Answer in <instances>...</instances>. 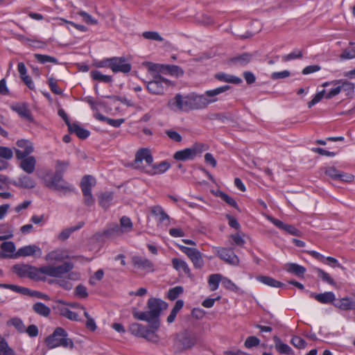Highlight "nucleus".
Returning a JSON list of instances; mask_svg holds the SVG:
<instances>
[{
	"mask_svg": "<svg viewBox=\"0 0 355 355\" xmlns=\"http://www.w3.org/2000/svg\"><path fill=\"white\" fill-rule=\"evenodd\" d=\"M69 166L68 161L58 160L55 166L54 175L49 179H44L45 186L64 194L73 191L74 189L63 179V175Z\"/></svg>",
	"mask_w": 355,
	"mask_h": 355,
	"instance_id": "f257e3e1",
	"label": "nucleus"
},
{
	"mask_svg": "<svg viewBox=\"0 0 355 355\" xmlns=\"http://www.w3.org/2000/svg\"><path fill=\"white\" fill-rule=\"evenodd\" d=\"M168 304L163 300L150 297L147 302L146 311H139L136 309L132 311L133 317L139 320L154 322L159 321V315L163 310L167 309Z\"/></svg>",
	"mask_w": 355,
	"mask_h": 355,
	"instance_id": "f03ea898",
	"label": "nucleus"
},
{
	"mask_svg": "<svg viewBox=\"0 0 355 355\" xmlns=\"http://www.w3.org/2000/svg\"><path fill=\"white\" fill-rule=\"evenodd\" d=\"M150 323L149 327L139 323H133L130 326L129 331L133 336L143 338L150 343L156 345H162L161 338L157 333L160 326L159 321Z\"/></svg>",
	"mask_w": 355,
	"mask_h": 355,
	"instance_id": "7ed1b4c3",
	"label": "nucleus"
},
{
	"mask_svg": "<svg viewBox=\"0 0 355 355\" xmlns=\"http://www.w3.org/2000/svg\"><path fill=\"white\" fill-rule=\"evenodd\" d=\"M44 343L50 349L58 347L69 349L74 347L73 340L68 338L67 331L62 327H56L53 332L45 338Z\"/></svg>",
	"mask_w": 355,
	"mask_h": 355,
	"instance_id": "20e7f679",
	"label": "nucleus"
},
{
	"mask_svg": "<svg viewBox=\"0 0 355 355\" xmlns=\"http://www.w3.org/2000/svg\"><path fill=\"white\" fill-rule=\"evenodd\" d=\"M198 342L196 335L189 331H184L176 334L173 347L176 353H182L191 350Z\"/></svg>",
	"mask_w": 355,
	"mask_h": 355,
	"instance_id": "39448f33",
	"label": "nucleus"
},
{
	"mask_svg": "<svg viewBox=\"0 0 355 355\" xmlns=\"http://www.w3.org/2000/svg\"><path fill=\"white\" fill-rule=\"evenodd\" d=\"M41 267L37 268L27 264H16L13 266L12 270L19 277H27L35 281H45L46 277L42 275Z\"/></svg>",
	"mask_w": 355,
	"mask_h": 355,
	"instance_id": "423d86ee",
	"label": "nucleus"
},
{
	"mask_svg": "<svg viewBox=\"0 0 355 355\" xmlns=\"http://www.w3.org/2000/svg\"><path fill=\"white\" fill-rule=\"evenodd\" d=\"M153 162V157L148 148H141L135 154V158L132 163V166L135 169L141 170L146 173Z\"/></svg>",
	"mask_w": 355,
	"mask_h": 355,
	"instance_id": "0eeeda50",
	"label": "nucleus"
},
{
	"mask_svg": "<svg viewBox=\"0 0 355 355\" xmlns=\"http://www.w3.org/2000/svg\"><path fill=\"white\" fill-rule=\"evenodd\" d=\"M73 268V264L71 262L67 261L60 266H44L41 267L42 275L49 276L55 278H61L62 276Z\"/></svg>",
	"mask_w": 355,
	"mask_h": 355,
	"instance_id": "6e6552de",
	"label": "nucleus"
},
{
	"mask_svg": "<svg viewBox=\"0 0 355 355\" xmlns=\"http://www.w3.org/2000/svg\"><path fill=\"white\" fill-rule=\"evenodd\" d=\"M168 106L172 110L182 112L191 111V93L184 96L177 94L174 98L168 101Z\"/></svg>",
	"mask_w": 355,
	"mask_h": 355,
	"instance_id": "1a4fd4ad",
	"label": "nucleus"
},
{
	"mask_svg": "<svg viewBox=\"0 0 355 355\" xmlns=\"http://www.w3.org/2000/svg\"><path fill=\"white\" fill-rule=\"evenodd\" d=\"M182 252L190 259L195 268L201 269L204 266L202 254L196 248L178 245Z\"/></svg>",
	"mask_w": 355,
	"mask_h": 355,
	"instance_id": "9d476101",
	"label": "nucleus"
},
{
	"mask_svg": "<svg viewBox=\"0 0 355 355\" xmlns=\"http://www.w3.org/2000/svg\"><path fill=\"white\" fill-rule=\"evenodd\" d=\"M230 87L229 85H224L213 89L207 90L203 94H201L204 97L205 108H207L209 105L217 102L219 100L218 95L225 92L230 89Z\"/></svg>",
	"mask_w": 355,
	"mask_h": 355,
	"instance_id": "9b49d317",
	"label": "nucleus"
},
{
	"mask_svg": "<svg viewBox=\"0 0 355 355\" xmlns=\"http://www.w3.org/2000/svg\"><path fill=\"white\" fill-rule=\"evenodd\" d=\"M162 83L168 85L171 84V81L160 75H156L153 80L147 83V89L151 94H162L164 92Z\"/></svg>",
	"mask_w": 355,
	"mask_h": 355,
	"instance_id": "f8f14e48",
	"label": "nucleus"
},
{
	"mask_svg": "<svg viewBox=\"0 0 355 355\" xmlns=\"http://www.w3.org/2000/svg\"><path fill=\"white\" fill-rule=\"evenodd\" d=\"M217 255L223 261L232 266H238L239 259L231 249L217 248Z\"/></svg>",
	"mask_w": 355,
	"mask_h": 355,
	"instance_id": "ddd939ff",
	"label": "nucleus"
},
{
	"mask_svg": "<svg viewBox=\"0 0 355 355\" xmlns=\"http://www.w3.org/2000/svg\"><path fill=\"white\" fill-rule=\"evenodd\" d=\"M36 255L40 257L42 255V250L36 245H28L18 249L14 255H10V257L17 258ZM4 257H9V255H5Z\"/></svg>",
	"mask_w": 355,
	"mask_h": 355,
	"instance_id": "4468645a",
	"label": "nucleus"
},
{
	"mask_svg": "<svg viewBox=\"0 0 355 355\" xmlns=\"http://www.w3.org/2000/svg\"><path fill=\"white\" fill-rule=\"evenodd\" d=\"M268 219L277 227L291 235L296 236H301L302 235V232L292 225L286 224L282 221L273 218L272 216H268Z\"/></svg>",
	"mask_w": 355,
	"mask_h": 355,
	"instance_id": "2eb2a0df",
	"label": "nucleus"
},
{
	"mask_svg": "<svg viewBox=\"0 0 355 355\" xmlns=\"http://www.w3.org/2000/svg\"><path fill=\"white\" fill-rule=\"evenodd\" d=\"M131 69V64L127 62L125 57H114L111 67V70L114 73H127L130 71Z\"/></svg>",
	"mask_w": 355,
	"mask_h": 355,
	"instance_id": "dca6fc26",
	"label": "nucleus"
},
{
	"mask_svg": "<svg viewBox=\"0 0 355 355\" xmlns=\"http://www.w3.org/2000/svg\"><path fill=\"white\" fill-rule=\"evenodd\" d=\"M324 173L334 180L351 182L354 178L353 175L343 173L337 170L334 166H329L325 168Z\"/></svg>",
	"mask_w": 355,
	"mask_h": 355,
	"instance_id": "f3484780",
	"label": "nucleus"
},
{
	"mask_svg": "<svg viewBox=\"0 0 355 355\" xmlns=\"http://www.w3.org/2000/svg\"><path fill=\"white\" fill-rule=\"evenodd\" d=\"M67 258H68V255L64 250L56 249L48 253L45 259L50 263H56L62 261Z\"/></svg>",
	"mask_w": 355,
	"mask_h": 355,
	"instance_id": "a211bd4d",
	"label": "nucleus"
},
{
	"mask_svg": "<svg viewBox=\"0 0 355 355\" xmlns=\"http://www.w3.org/2000/svg\"><path fill=\"white\" fill-rule=\"evenodd\" d=\"M310 297L314 298L318 302L322 304L334 303L336 300V296L333 292H324L323 293H311Z\"/></svg>",
	"mask_w": 355,
	"mask_h": 355,
	"instance_id": "6ab92c4d",
	"label": "nucleus"
},
{
	"mask_svg": "<svg viewBox=\"0 0 355 355\" xmlns=\"http://www.w3.org/2000/svg\"><path fill=\"white\" fill-rule=\"evenodd\" d=\"M12 184L17 187L24 189H33L35 187V181L27 175L20 176L17 181H13Z\"/></svg>",
	"mask_w": 355,
	"mask_h": 355,
	"instance_id": "aec40b11",
	"label": "nucleus"
},
{
	"mask_svg": "<svg viewBox=\"0 0 355 355\" xmlns=\"http://www.w3.org/2000/svg\"><path fill=\"white\" fill-rule=\"evenodd\" d=\"M333 85H339L340 91L345 92L346 95H352L354 92L355 85L353 83L346 80H335L331 82Z\"/></svg>",
	"mask_w": 355,
	"mask_h": 355,
	"instance_id": "412c9836",
	"label": "nucleus"
},
{
	"mask_svg": "<svg viewBox=\"0 0 355 355\" xmlns=\"http://www.w3.org/2000/svg\"><path fill=\"white\" fill-rule=\"evenodd\" d=\"M36 159L33 156H29L21 161L19 167L26 173L31 174L35 169Z\"/></svg>",
	"mask_w": 355,
	"mask_h": 355,
	"instance_id": "4be33fe9",
	"label": "nucleus"
},
{
	"mask_svg": "<svg viewBox=\"0 0 355 355\" xmlns=\"http://www.w3.org/2000/svg\"><path fill=\"white\" fill-rule=\"evenodd\" d=\"M170 166L171 165L168 162L163 161L158 164H152L151 166L149 167L148 170H146V173L150 175L164 173L170 168Z\"/></svg>",
	"mask_w": 355,
	"mask_h": 355,
	"instance_id": "5701e85b",
	"label": "nucleus"
},
{
	"mask_svg": "<svg viewBox=\"0 0 355 355\" xmlns=\"http://www.w3.org/2000/svg\"><path fill=\"white\" fill-rule=\"evenodd\" d=\"M334 305L343 311L355 310V299L343 297L337 300Z\"/></svg>",
	"mask_w": 355,
	"mask_h": 355,
	"instance_id": "b1692460",
	"label": "nucleus"
},
{
	"mask_svg": "<svg viewBox=\"0 0 355 355\" xmlns=\"http://www.w3.org/2000/svg\"><path fill=\"white\" fill-rule=\"evenodd\" d=\"M132 261L133 265L137 268L151 270L153 267V263L145 257L135 256L132 257Z\"/></svg>",
	"mask_w": 355,
	"mask_h": 355,
	"instance_id": "393cba45",
	"label": "nucleus"
},
{
	"mask_svg": "<svg viewBox=\"0 0 355 355\" xmlns=\"http://www.w3.org/2000/svg\"><path fill=\"white\" fill-rule=\"evenodd\" d=\"M204 97L201 94L191 93V110L205 109Z\"/></svg>",
	"mask_w": 355,
	"mask_h": 355,
	"instance_id": "a878e982",
	"label": "nucleus"
},
{
	"mask_svg": "<svg viewBox=\"0 0 355 355\" xmlns=\"http://www.w3.org/2000/svg\"><path fill=\"white\" fill-rule=\"evenodd\" d=\"M96 184L95 178L89 175L83 176L80 182V188L83 193L92 192V188Z\"/></svg>",
	"mask_w": 355,
	"mask_h": 355,
	"instance_id": "bb28decb",
	"label": "nucleus"
},
{
	"mask_svg": "<svg viewBox=\"0 0 355 355\" xmlns=\"http://www.w3.org/2000/svg\"><path fill=\"white\" fill-rule=\"evenodd\" d=\"M172 264H173V268L176 270H178L179 272H182L185 275H188L189 277L191 276V274L190 268H189L188 264L187 263V262L184 261V260L178 259V258H173L172 259Z\"/></svg>",
	"mask_w": 355,
	"mask_h": 355,
	"instance_id": "cd10ccee",
	"label": "nucleus"
},
{
	"mask_svg": "<svg viewBox=\"0 0 355 355\" xmlns=\"http://www.w3.org/2000/svg\"><path fill=\"white\" fill-rule=\"evenodd\" d=\"M70 133H75L81 139H85L89 136V131L83 128L78 124L73 123L68 128Z\"/></svg>",
	"mask_w": 355,
	"mask_h": 355,
	"instance_id": "c85d7f7f",
	"label": "nucleus"
},
{
	"mask_svg": "<svg viewBox=\"0 0 355 355\" xmlns=\"http://www.w3.org/2000/svg\"><path fill=\"white\" fill-rule=\"evenodd\" d=\"M32 309L36 314L44 318H48L51 314V309L42 302L35 303Z\"/></svg>",
	"mask_w": 355,
	"mask_h": 355,
	"instance_id": "c756f323",
	"label": "nucleus"
},
{
	"mask_svg": "<svg viewBox=\"0 0 355 355\" xmlns=\"http://www.w3.org/2000/svg\"><path fill=\"white\" fill-rule=\"evenodd\" d=\"M6 325L8 327H13L19 334L25 333L26 326L20 318L13 317L9 319L6 322Z\"/></svg>",
	"mask_w": 355,
	"mask_h": 355,
	"instance_id": "7c9ffc66",
	"label": "nucleus"
},
{
	"mask_svg": "<svg viewBox=\"0 0 355 355\" xmlns=\"http://www.w3.org/2000/svg\"><path fill=\"white\" fill-rule=\"evenodd\" d=\"M273 340L275 349L279 353L284 354H293V349L287 344L283 343L277 336L273 337Z\"/></svg>",
	"mask_w": 355,
	"mask_h": 355,
	"instance_id": "2f4dec72",
	"label": "nucleus"
},
{
	"mask_svg": "<svg viewBox=\"0 0 355 355\" xmlns=\"http://www.w3.org/2000/svg\"><path fill=\"white\" fill-rule=\"evenodd\" d=\"M191 148H185L182 150L177 151L173 158L178 161H185L188 159H193L195 157L192 153Z\"/></svg>",
	"mask_w": 355,
	"mask_h": 355,
	"instance_id": "473e14b6",
	"label": "nucleus"
},
{
	"mask_svg": "<svg viewBox=\"0 0 355 355\" xmlns=\"http://www.w3.org/2000/svg\"><path fill=\"white\" fill-rule=\"evenodd\" d=\"M215 78L220 81L234 84H239L242 82L240 78L225 73H218L215 74Z\"/></svg>",
	"mask_w": 355,
	"mask_h": 355,
	"instance_id": "72a5a7b5",
	"label": "nucleus"
},
{
	"mask_svg": "<svg viewBox=\"0 0 355 355\" xmlns=\"http://www.w3.org/2000/svg\"><path fill=\"white\" fill-rule=\"evenodd\" d=\"M151 214L159 217V222L163 223L166 220H169V216L165 212L164 209L159 205H155L150 207Z\"/></svg>",
	"mask_w": 355,
	"mask_h": 355,
	"instance_id": "f704fd0d",
	"label": "nucleus"
},
{
	"mask_svg": "<svg viewBox=\"0 0 355 355\" xmlns=\"http://www.w3.org/2000/svg\"><path fill=\"white\" fill-rule=\"evenodd\" d=\"M287 272L293 273L298 277L303 276L306 272V268L300 265L294 263H289L286 265Z\"/></svg>",
	"mask_w": 355,
	"mask_h": 355,
	"instance_id": "c9c22d12",
	"label": "nucleus"
},
{
	"mask_svg": "<svg viewBox=\"0 0 355 355\" xmlns=\"http://www.w3.org/2000/svg\"><path fill=\"white\" fill-rule=\"evenodd\" d=\"M114 198V193L111 191H106L99 196V205L104 209H107L111 205Z\"/></svg>",
	"mask_w": 355,
	"mask_h": 355,
	"instance_id": "e433bc0d",
	"label": "nucleus"
},
{
	"mask_svg": "<svg viewBox=\"0 0 355 355\" xmlns=\"http://www.w3.org/2000/svg\"><path fill=\"white\" fill-rule=\"evenodd\" d=\"M257 279L260 282L271 287L279 288L283 286V284L281 282H279L268 276L259 275L257 277Z\"/></svg>",
	"mask_w": 355,
	"mask_h": 355,
	"instance_id": "4c0bfd02",
	"label": "nucleus"
},
{
	"mask_svg": "<svg viewBox=\"0 0 355 355\" xmlns=\"http://www.w3.org/2000/svg\"><path fill=\"white\" fill-rule=\"evenodd\" d=\"M84 224V222L80 221L78 222L76 226L62 230L58 235V239L61 241L67 239L72 232L80 229L82 227H83Z\"/></svg>",
	"mask_w": 355,
	"mask_h": 355,
	"instance_id": "58836bf2",
	"label": "nucleus"
},
{
	"mask_svg": "<svg viewBox=\"0 0 355 355\" xmlns=\"http://www.w3.org/2000/svg\"><path fill=\"white\" fill-rule=\"evenodd\" d=\"M222 279L223 277L220 274H212L209 275L208 284L210 286L211 291H216L218 288L220 282H222Z\"/></svg>",
	"mask_w": 355,
	"mask_h": 355,
	"instance_id": "ea45409f",
	"label": "nucleus"
},
{
	"mask_svg": "<svg viewBox=\"0 0 355 355\" xmlns=\"http://www.w3.org/2000/svg\"><path fill=\"white\" fill-rule=\"evenodd\" d=\"M60 314V315L65 317L66 318L72 320V321H80V319L79 318L78 315L69 310L67 307H61L59 309Z\"/></svg>",
	"mask_w": 355,
	"mask_h": 355,
	"instance_id": "a19ab883",
	"label": "nucleus"
},
{
	"mask_svg": "<svg viewBox=\"0 0 355 355\" xmlns=\"http://www.w3.org/2000/svg\"><path fill=\"white\" fill-rule=\"evenodd\" d=\"M0 355H15L14 350L8 346L5 338L0 337Z\"/></svg>",
	"mask_w": 355,
	"mask_h": 355,
	"instance_id": "79ce46f5",
	"label": "nucleus"
},
{
	"mask_svg": "<svg viewBox=\"0 0 355 355\" xmlns=\"http://www.w3.org/2000/svg\"><path fill=\"white\" fill-rule=\"evenodd\" d=\"M91 76L94 80L103 83H110L112 81V76L102 74L99 71H91Z\"/></svg>",
	"mask_w": 355,
	"mask_h": 355,
	"instance_id": "37998d69",
	"label": "nucleus"
},
{
	"mask_svg": "<svg viewBox=\"0 0 355 355\" xmlns=\"http://www.w3.org/2000/svg\"><path fill=\"white\" fill-rule=\"evenodd\" d=\"M49 282L57 284L67 291L71 290L73 287V284L68 279H51Z\"/></svg>",
	"mask_w": 355,
	"mask_h": 355,
	"instance_id": "c03bdc74",
	"label": "nucleus"
},
{
	"mask_svg": "<svg viewBox=\"0 0 355 355\" xmlns=\"http://www.w3.org/2000/svg\"><path fill=\"white\" fill-rule=\"evenodd\" d=\"M35 58L41 64H45L46 62H52L53 64H58V60L52 56L47 55H42L39 53L34 54Z\"/></svg>",
	"mask_w": 355,
	"mask_h": 355,
	"instance_id": "a18cd8bd",
	"label": "nucleus"
},
{
	"mask_svg": "<svg viewBox=\"0 0 355 355\" xmlns=\"http://www.w3.org/2000/svg\"><path fill=\"white\" fill-rule=\"evenodd\" d=\"M252 58V54L245 53L241 55L234 57L232 59V61L234 62L239 63L241 65H245L251 61Z\"/></svg>",
	"mask_w": 355,
	"mask_h": 355,
	"instance_id": "49530a36",
	"label": "nucleus"
},
{
	"mask_svg": "<svg viewBox=\"0 0 355 355\" xmlns=\"http://www.w3.org/2000/svg\"><path fill=\"white\" fill-rule=\"evenodd\" d=\"M120 226L125 233L130 232L132 230L133 225L130 218L123 216L120 219Z\"/></svg>",
	"mask_w": 355,
	"mask_h": 355,
	"instance_id": "de8ad7c7",
	"label": "nucleus"
},
{
	"mask_svg": "<svg viewBox=\"0 0 355 355\" xmlns=\"http://www.w3.org/2000/svg\"><path fill=\"white\" fill-rule=\"evenodd\" d=\"M315 270L318 273V276L320 278H321L322 281L329 284L330 285L334 286L336 284L335 281L329 275V274H328L327 272H326L325 271H324L323 270H322L320 268H316Z\"/></svg>",
	"mask_w": 355,
	"mask_h": 355,
	"instance_id": "09e8293b",
	"label": "nucleus"
},
{
	"mask_svg": "<svg viewBox=\"0 0 355 355\" xmlns=\"http://www.w3.org/2000/svg\"><path fill=\"white\" fill-rule=\"evenodd\" d=\"M124 233L121 226L118 224H114L107 230H105V234L106 236H113V235H121Z\"/></svg>",
	"mask_w": 355,
	"mask_h": 355,
	"instance_id": "8fccbe9b",
	"label": "nucleus"
},
{
	"mask_svg": "<svg viewBox=\"0 0 355 355\" xmlns=\"http://www.w3.org/2000/svg\"><path fill=\"white\" fill-rule=\"evenodd\" d=\"M217 196L220 197L222 200H223L225 202H227L230 206L239 209L238 205L234 199L229 196L227 194L225 193L223 191H218Z\"/></svg>",
	"mask_w": 355,
	"mask_h": 355,
	"instance_id": "3c124183",
	"label": "nucleus"
},
{
	"mask_svg": "<svg viewBox=\"0 0 355 355\" xmlns=\"http://www.w3.org/2000/svg\"><path fill=\"white\" fill-rule=\"evenodd\" d=\"M24 41H25L30 46L37 48V49H44L46 46V43L43 41L37 40L35 39H28V38H23Z\"/></svg>",
	"mask_w": 355,
	"mask_h": 355,
	"instance_id": "603ef678",
	"label": "nucleus"
},
{
	"mask_svg": "<svg viewBox=\"0 0 355 355\" xmlns=\"http://www.w3.org/2000/svg\"><path fill=\"white\" fill-rule=\"evenodd\" d=\"M15 110L21 116L28 120H31V114L29 109L26 105H19L15 108Z\"/></svg>",
	"mask_w": 355,
	"mask_h": 355,
	"instance_id": "864d4df0",
	"label": "nucleus"
},
{
	"mask_svg": "<svg viewBox=\"0 0 355 355\" xmlns=\"http://www.w3.org/2000/svg\"><path fill=\"white\" fill-rule=\"evenodd\" d=\"M182 293L183 288L182 286H175L169 289L167 297L170 300H175Z\"/></svg>",
	"mask_w": 355,
	"mask_h": 355,
	"instance_id": "5fc2aeb1",
	"label": "nucleus"
},
{
	"mask_svg": "<svg viewBox=\"0 0 355 355\" xmlns=\"http://www.w3.org/2000/svg\"><path fill=\"white\" fill-rule=\"evenodd\" d=\"M13 157V152L8 147L0 146V158L9 160Z\"/></svg>",
	"mask_w": 355,
	"mask_h": 355,
	"instance_id": "6e6d98bb",
	"label": "nucleus"
},
{
	"mask_svg": "<svg viewBox=\"0 0 355 355\" xmlns=\"http://www.w3.org/2000/svg\"><path fill=\"white\" fill-rule=\"evenodd\" d=\"M16 157L21 161L29 157L28 155L33 152V147H29L28 150H23L20 149H15Z\"/></svg>",
	"mask_w": 355,
	"mask_h": 355,
	"instance_id": "4d7b16f0",
	"label": "nucleus"
},
{
	"mask_svg": "<svg viewBox=\"0 0 355 355\" xmlns=\"http://www.w3.org/2000/svg\"><path fill=\"white\" fill-rule=\"evenodd\" d=\"M260 343V340L254 336H249L246 338L244 345L246 348L250 349L253 347L258 346Z\"/></svg>",
	"mask_w": 355,
	"mask_h": 355,
	"instance_id": "13d9d810",
	"label": "nucleus"
},
{
	"mask_svg": "<svg viewBox=\"0 0 355 355\" xmlns=\"http://www.w3.org/2000/svg\"><path fill=\"white\" fill-rule=\"evenodd\" d=\"M143 37L148 40H152L155 41H163V38L159 35L157 32L154 31H146L142 34Z\"/></svg>",
	"mask_w": 355,
	"mask_h": 355,
	"instance_id": "bf43d9fd",
	"label": "nucleus"
},
{
	"mask_svg": "<svg viewBox=\"0 0 355 355\" xmlns=\"http://www.w3.org/2000/svg\"><path fill=\"white\" fill-rule=\"evenodd\" d=\"M48 85L51 90V92L55 94H61L62 90L58 87L57 84V80L53 78L50 77L48 80Z\"/></svg>",
	"mask_w": 355,
	"mask_h": 355,
	"instance_id": "052dcab7",
	"label": "nucleus"
},
{
	"mask_svg": "<svg viewBox=\"0 0 355 355\" xmlns=\"http://www.w3.org/2000/svg\"><path fill=\"white\" fill-rule=\"evenodd\" d=\"M302 57V52L300 50H295L289 54L285 55L283 56L282 60L284 62L297 59V58H301Z\"/></svg>",
	"mask_w": 355,
	"mask_h": 355,
	"instance_id": "680f3d73",
	"label": "nucleus"
},
{
	"mask_svg": "<svg viewBox=\"0 0 355 355\" xmlns=\"http://www.w3.org/2000/svg\"><path fill=\"white\" fill-rule=\"evenodd\" d=\"M291 343L293 345L294 347L299 349H303L306 345V341L299 336L293 337Z\"/></svg>",
	"mask_w": 355,
	"mask_h": 355,
	"instance_id": "e2e57ef3",
	"label": "nucleus"
},
{
	"mask_svg": "<svg viewBox=\"0 0 355 355\" xmlns=\"http://www.w3.org/2000/svg\"><path fill=\"white\" fill-rule=\"evenodd\" d=\"M1 249L8 253H13L15 251V245L12 241H6L1 243Z\"/></svg>",
	"mask_w": 355,
	"mask_h": 355,
	"instance_id": "0e129e2a",
	"label": "nucleus"
},
{
	"mask_svg": "<svg viewBox=\"0 0 355 355\" xmlns=\"http://www.w3.org/2000/svg\"><path fill=\"white\" fill-rule=\"evenodd\" d=\"M193 154L196 157L198 154L201 153L208 149V146L204 144H195L191 148Z\"/></svg>",
	"mask_w": 355,
	"mask_h": 355,
	"instance_id": "69168bd1",
	"label": "nucleus"
},
{
	"mask_svg": "<svg viewBox=\"0 0 355 355\" xmlns=\"http://www.w3.org/2000/svg\"><path fill=\"white\" fill-rule=\"evenodd\" d=\"M75 294L80 298H86L88 296L87 288L82 284H79L76 287Z\"/></svg>",
	"mask_w": 355,
	"mask_h": 355,
	"instance_id": "338daca9",
	"label": "nucleus"
},
{
	"mask_svg": "<svg viewBox=\"0 0 355 355\" xmlns=\"http://www.w3.org/2000/svg\"><path fill=\"white\" fill-rule=\"evenodd\" d=\"M324 94H325V90L324 89H323L321 92L317 93L314 96L313 99L308 103V107L309 108H311L312 106H313L314 105H315L316 103L320 102L321 101V99L324 97Z\"/></svg>",
	"mask_w": 355,
	"mask_h": 355,
	"instance_id": "774afa93",
	"label": "nucleus"
}]
</instances>
